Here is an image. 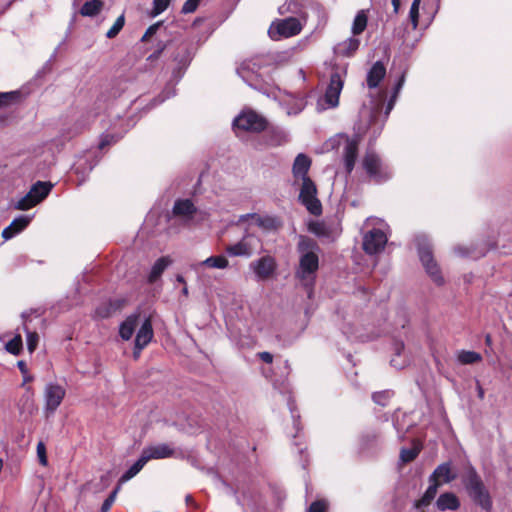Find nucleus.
<instances>
[{
	"mask_svg": "<svg viewBox=\"0 0 512 512\" xmlns=\"http://www.w3.org/2000/svg\"><path fill=\"white\" fill-rule=\"evenodd\" d=\"M297 250L300 253V259L299 266L296 270V277L307 289L308 296L311 297L316 273L319 268V246L313 239L301 236L297 245Z\"/></svg>",
	"mask_w": 512,
	"mask_h": 512,
	"instance_id": "obj_1",
	"label": "nucleus"
},
{
	"mask_svg": "<svg viewBox=\"0 0 512 512\" xmlns=\"http://www.w3.org/2000/svg\"><path fill=\"white\" fill-rule=\"evenodd\" d=\"M462 481L474 502L482 509L489 511L492 507L490 495L475 468L470 464L465 468Z\"/></svg>",
	"mask_w": 512,
	"mask_h": 512,
	"instance_id": "obj_2",
	"label": "nucleus"
},
{
	"mask_svg": "<svg viewBox=\"0 0 512 512\" xmlns=\"http://www.w3.org/2000/svg\"><path fill=\"white\" fill-rule=\"evenodd\" d=\"M420 261L431 280L438 286L445 283L440 267L433 257L430 241L425 235H418L415 239Z\"/></svg>",
	"mask_w": 512,
	"mask_h": 512,
	"instance_id": "obj_3",
	"label": "nucleus"
},
{
	"mask_svg": "<svg viewBox=\"0 0 512 512\" xmlns=\"http://www.w3.org/2000/svg\"><path fill=\"white\" fill-rule=\"evenodd\" d=\"M362 167L369 180L376 184H382L388 181L393 175V171L390 166L372 150H368L365 153L362 159Z\"/></svg>",
	"mask_w": 512,
	"mask_h": 512,
	"instance_id": "obj_4",
	"label": "nucleus"
},
{
	"mask_svg": "<svg viewBox=\"0 0 512 512\" xmlns=\"http://www.w3.org/2000/svg\"><path fill=\"white\" fill-rule=\"evenodd\" d=\"M327 146L331 148H342V159L345 170L350 174L355 166L358 156L359 139L357 137H349L344 134H338L329 139Z\"/></svg>",
	"mask_w": 512,
	"mask_h": 512,
	"instance_id": "obj_5",
	"label": "nucleus"
},
{
	"mask_svg": "<svg viewBox=\"0 0 512 512\" xmlns=\"http://www.w3.org/2000/svg\"><path fill=\"white\" fill-rule=\"evenodd\" d=\"M266 67L262 55L244 60L237 68L239 77L250 87L257 89L262 81L263 74L261 70Z\"/></svg>",
	"mask_w": 512,
	"mask_h": 512,
	"instance_id": "obj_6",
	"label": "nucleus"
},
{
	"mask_svg": "<svg viewBox=\"0 0 512 512\" xmlns=\"http://www.w3.org/2000/svg\"><path fill=\"white\" fill-rule=\"evenodd\" d=\"M344 86V80L339 72H333L330 75L329 84L325 90L324 96L317 101L316 109L318 112L336 108L339 105V98Z\"/></svg>",
	"mask_w": 512,
	"mask_h": 512,
	"instance_id": "obj_7",
	"label": "nucleus"
},
{
	"mask_svg": "<svg viewBox=\"0 0 512 512\" xmlns=\"http://www.w3.org/2000/svg\"><path fill=\"white\" fill-rule=\"evenodd\" d=\"M302 28L303 26L298 18L288 17L273 22L268 33L271 39L277 41L282 38H289L298 35Z\"/></svg>",
	"mask_w": 512,
	"mask_h": 512,
	"instance_id": "obj_8",
	"label": "nucleus"
},
{
	"mask_svg": "<svg viewBox=\"0 0 512 512\" xmlns=\"http://www.w3.org/2000/svg\"><path fill=\"white\" fill-rule=\"evenodd\" d=\"M397 99L395 96H390L385 108L384 115H381V104L376 103L371 108H364L362 111V116L366 113L368 114L369 120V128L372 130L374 135H379L383 129L384 123L387 120L390 112L393 110Z\"/></svg>",
	"mask_w": 512,
	"mask_h": 512,
	"instance_id": "obj_9",
	"label": "nucleus"
},
{
	"mask_svg": "<svg viewBox=\"0 0 512 512\" xmlns=\"http://www.w3.org/2000/svg\"><path fill=\"white\" fill-rule=\"evenodd\" d=\"M175 61L178 62V66L172 72V79L167 83L161 94L153 100L151 107H155L163 103L165 100L173 97L176 94L175 85L183 77L185 68L189 64V58L188 56L179 58V55H177L175 57Z\"/></svg>",
	"mask_w": 512,
	"mask_h": 512,
	"instance_id": "obj_10",
	"label": "nucleus"
},
{
	"mask_svg": "<svg viewBox=\"0 0 512 512\" xmlns=\"http://www.w3.org/2000/svg\"><path fill=\"white\" fill-rule=\"evenodd\" d=\"M233 127L236 130L261 132L266 129L267 121L255 111L247 110L233 120Z\"/></svg>",
	"mask_w": 512,
	"mask_h": 512,
	"instance_id": "obj_11",
	"label": "nucleus"
},
{
	"mask_svg": "<svg viewBox=\"0 0 512 512\" xmlns=\"http://www.w3.org/2000/svg\"><path fill=\"white\" fill-rule=\"evenodd\" d=\"M316 185L310 178H304L299 193V200L306 209L313 215L318 216L322 213V205L316 196Z\"/></svg>",
	"mask_w": 512,
	"mask_h": 512,
	"instance_id": "obj_12",
	"label": "nucleus"
},
{
	"mask_svg": "<svg viewBox=\"0 0 512 512\" xmlns=\"http://www.w3.org/2000/svg\"><path fill=\"white\" fill-rule=\"evenodd\" d=\"M383 225L380 221V226ZM387 241L388 237L382 227L372 228L363 236V249L367 254H378L385 248Z\"/></svg>",
	"mask_w": 512,
	"mask_h": 512,
	"instance_id": "obj_13",
	"label": "nucleus"
},
{
	"mask_svg": "<svg viewBox=\"0 0 512 512\" xmlns=\"http://www.w3.org/2000/svg\"><path fill=\"white\" fill-rule=\"evenodd\" d=\"M65 395L66 390L63 386L53 382L46 384L44 388V412L47 417L55 413Z\"/></svg>",
	"mask_w": 512,
	"mask_h": 512,
	"instance_id": "obj_14",
	"label": "nucleus"
},
{
	"mask_svg": "<svg viewBox=\"0 0 512 512\" xmlns=\"http://www.w3.org/2000/svg\"><path fill=\"white\" fill-rule=\"evenodd\" d=\"M260 244V239L252 234L246 233L237 243L228 245L225 248L226 253L231 257H246L253 255L256 247Z\"/></svg>",
	"mask_w": 512,
	"mask_h": 512,
	"instance_id": "obj_15",
	"label": "nucleus"
},
{
	"mask_svg": "<svg viewBox=\"0 0 512 512\" xmlns=\"http://www.w3.org/2000/svg\"><path fill=\"white\" fill-rule=\"evenodd\" d=\"M249 268L255 274L257 281H264L273 276L277 269V263L274 257L266 255L252 261Z\"/></svg>",
	"mask_w": 512,
	"mask_h": 512,
	"instance_id": "obj_16",
	"label": "nucleus"
},
{
	"mask_svg": "<svg viewBox=\"0 0 512 512\" xmlns=\"http://www.w3.org/2000/svg\"><path fill=\"white\" fill-rule=\"evenodd\" d=\"M280 104L285 110L286 114L291 116L297 115L304 110L306 106V100L302 94L294 95L287 93L286 97L280 101Z\"/></svg>",
	"mask_w": 512,
	"mask_h": 512,
	"instance_id": "obj_17",
	"label": "nucleus"
},
{
	"mask_svg": "<svg viewBox=\"0 0 512 512\" xmlns=\"http://www.w3.org/2000/svg\"><path fill=\"white\" fill-rule=\"evenodd\" d=\"M248 220H251L255 225L266 231L276 230L278 227V221L274 217L261 216L257 213H248L241 215L238 219V222L242 223Z\"/></svg>",
	"mask_w": 512,
	"mask_h": 512,
	"instance_id": "obj_18",
	"label": "nucleus"
},
{
	"mask_svg": "<svg viewBox=\"0 0 512 512\" xmlns=\"http://www.w3.org/2000/svg\"><path fill=\"white\" fill-rule=\"evenodd\" d=\"M94 115H92L90 112L89 113H82L81 115H79L76 119H75V122L73 124L72 127H68V128H64L61 132V136L64 140H69V139H72L73 137L79 135L80 133H82L86 127L89 125L90 123V119L93 117Z\"/></svg>",
	"mask_w": 512,
	"mask_h": 512,
	"instance_id": "obj_19",
	"label": "nucleus"
},
{
	"mask_svg": "<svg viewBox=\"0 0 512 512\" xmlns=\"http://www.w3.org/2000/svg\"><path fill=\"white\" fill-rule=\"evenodd\" d=\"M142 456L145 457L146 462L151 459H165L174 455V449L168 444L160 443L146 447L142 451Z\"/></svg>",
	"mask_w": 512,
	"mask_h": 512,
	"instance_id": "obj_20",
	"label": "nucleus"
},
{
	"mask_svg": "<svg viewBox=\"0 0 512 512\" xmlns=\"http://www.w3.org/2000/svg\"><path fill=\"white\" fill-rule=\"evenodd\" d=\"M32 216L30 215H20L16 217L9 226L3 229L2 237L5 240H9L21 233L31 222Z\"/></svg>",
	"mask_w": 512,
	"mask_h": 512,
	"instance_id": "obj_21",
	"label": "nucleus"
},
{
	"mask_svg": "<svg viewBox=\"0 0 512 512\" xmlns=\"http://www.w3.org/2000/svg\"><path fill=\"white\" fill-rule=\"evenodd\" d=\"M229 266V261L224 255H215L206 258L203 261L191 264V269L195 272L199 273L201 268H211V269H226Z\"/></svg>",
	"mask_w": 512,
	"mask_h": 512,
	"instance_id": "obj_22",
	"label": "nucleus"
},
{
	"mask_svg": "<svg viewBox=\"0 0 512 512\" xmlns=\"http://www.w3.org/2000/svg\"><path fill=\"white\" fill-rule=\"evenodd\" d=\"M97 162L98 160H95L90 154L78 158L73 165V170L80 177L79 184L85 181Z\"/></svg>",
	"mask_w": 512,
	"mask_h": 512,
	"instance_id": "obj_23",
	"label": "nucleus"
},
{
	"mask_svg": "<svg viewBox=\"0 0 512 512\" xmlns=\"http://www.w3.org/2000/svg\"><path fill=\"white\" fill-rule=\"evenodd\" d=\"M386 75V68L381 61L375 62L367 73V86L370 89L378 87Z\"/></svg>",
	"mask_w": 512,
	"mask_h": 512,
	"instance_id": "obj_24",
	"label": "nucleus"
},
{
	"mask_svg": "<svg viewBox=\"0 0 512 512\" xmlns=\"http://www.w3.org/2000/svg\"><path fill=\"white\" fill-rule=\"evenodd\" d=\"M173 214L183 219H190L197 209L190 199H178L173 206Z\"/></svg>",
	"mask_w": 512,
	"mask_h": 512,
	"instance_id": "obj_25",
	"label": "nucleus"
},
{
	"mask_svg": "<svg viewBox=\"0 0 512 512\" xmlns=\"http://www.w3.org/2000/svg\"><path fill=\"white\" fill-rule=\"evenodd\" d=\"M311 166V160L305 154H298L294 160L292 172L295 178L303 180L308 177V171Z\"/></svg>",
	"mask_w": 512,
	"mask_h": 512,
	"instance_id": "obj_26",
	"label": "nucleus"
},
{
	"mask_svg": "<svg viewBox=\"0 0 512 512\" xmlns=\"http://www.w3.org/2000/svg\"><path fill=\"white\" fill-rule=\"evenodd\" d=\"M152 338H153L152 323L149 318H146L143 321L141 327L139 328V330L136 334V338H135L136 346H138L139 348H144L150 343Z\"/></svg>",
	"mask_w": 512,
	"mask_h": 512,
	"instance_id": "obj_27",
	"label": "nucleus"
},
{
	"mask_svg": "<svg viewBox=\"0 0 512 512\" xmlns=\"http://www.w3.org/2000/svg\"><path fill=\"white\" fill-rule=\"evenodd\" d=\"M139 323V315L132 314L123 321L119 328V334L123 340H129Z\"/></svg>",
	"mask_w": 512,
	"mask_h": 512,
	"instance_id": "obj_28",
	"label": "nucleus"
},
{
	"mask_svg": "<svg viewBox=\"0 0 512 512\" xmlns=\"http://www.w3.org/2000/svg\"><path fill=\"white\" fill-rule=\"evenodd\" d=\"M436 506L441 511L457 510L460 506V502L455 494L447 492L438 497Z\"/></svg>",
	"mask_w": 512,
	"mask_h": 512,
	"instance_id": "obj_29",
	"label": "nucleus"
},
{
	"mask_svg": "<svg viewBox=\"0 0 512 512\" xmlns=\"http://www.w3.org/2000/svg\"><path fill=\"white\" fill-rule=\"evenodd\" d=\"M265 65H275V66H281L286 63H288L292 57V51L286 50V51H279L274 53H269L267 55H262Z\"/></svg>",
	"mask_w": 512,
	"mask_h": 512,
	"instance_id": "obj_30",
	"label": "nucleus"
},
{
	"mask_svg": "<svg viewBox=\"0 0 512 512\" xmlns=\"http://www.w3.org/2000/svg\"><path fill=\"white\" fill-rule=\"evenodd\" d=\"M360 40L350 37L335 47V52L344 57H351L358 50Z\"/></svg>",
	"mask_w": 512,
	"mask_h": 512,
	"instance_id": "obj_31",
	"label": "nucleus"
},
{
	"mask_svg": "<svg viewBox=\"0 0 512 512\" xmlns=\"http://www.w3.org/2000/svg\"><path fill=\"white\" fill-rule=\"evenodd\" d=\"M172 263V260L168 256L160 257L156 260V262L153 264L151 271L148 276V282L154 283L157 281L164 270Z\"/></svg>",
	"mask_w": 512,
	"mask_h": 512,
	"instance_id": "obj_32",
	"label": "nucleus"
},
{
	"mask_svg": "<svg viewBox=\"0 0 512 512\" xmlns=\"http://www.w3.org/2000/svg\"><path fill=\"white\" fill-rule=\"evenodd\" d=\"M52 188L53 184L50 182L37 181L32 185L29 192L38 204L48 196Z\"/></svg>",
	"mask_w": 512,
	"mask_h": 512,
	"instance_id": "obj_33",
	"label": "nucleus"
},
{
	"mask_svg": "<svg viewBox=\"0 0 512 512\" xmlns=\"http://www.w3.org/2000/svg\"><path fill=\"white\" fill-rule=\"evenodd\" d=\"M134 125H135V121H133L132 123L127 124V126L120 133H117V132H106V133L102 134V136L100 138V142L98 144V148L100 150H102L105 147H107V146H109V145H111L113 143H116Z\"/></svg>",
	"mask_w": 512,
	"mask_h": 512,
	"instance_id": "obj_34",
	"label": "nucleus"
},
{
	"mask_svg": "<svg viewBox=\"0 0 512 512\" xmlns=\"http://www.w3.org/2000/svg\"><path fill=\"white\" fill-rule=\"evenodd\" d=\"M437 478H442L445 483H450L456 479V474L452 473L450 463L440 464L430 476V481H435Z\"/></svg>",
	"mask_w": 512,
	"mask_h": 512,
	"instance_id": "obj_35",
	"label": "nucleus"
},
{
	"mask_svg": "<svg viewBox=\"0 0 512 512\" xmlns=\"http://www.w3.org/2000/svg\"><path fill=\"white\" fill-rule=\"evenodd\" d=\"M103 7L104 1L89 0L82 5L80 14L84 17H95L102 11Z\"/></svg>",
	"mask_w": 512,
	"mask_h": 512,
	"instance_id": "obj_36",
	"label": "nucleus"
},
{
	"mask_svg": "<svg viewBox=\"0 0 512 512\" xmlns=\"http://www.w3.org/2000/svg\"><path fill=\"white\" fill-rule=\"evenodd\" d=\"M146 463L147 462L145 460V457L141 455L139 459L120 477L117 485H120V487H122V485L125 482L129 481L134 476H136L142 470Z\"/></svg>",
	"mask_w": 512,
	"mask_h": 512,
	"instance_id": "obj_37",
	"label": "nucleus"
},
{
	"mask_svg": "<svg viewBox=\"0 0 512 512\" xmlns=\"http://www.w3.org/2000/svg\"><path fill=\"white\" fill-rule=\"evenodd\" d=\"M394 357L391 359V365L397 369H402L406 366V357L399 359L402 352L404 351V343L402 341H395L393 343Z\"/></svg>",
	"mask_w": 512,
	"mask_h": 512,
	"instance_id": "obj_38",
	"label": "nucleus"
},
{
	"mask_svg": "<svg viewBox=\"0 0 512 512\" xmlns=\"http://www.w3.org/2000/svg\"><path fill=\"white\" fill-rule=\"evenodd\" d=\"M457 360L463 365L474 364L482 360L480 353L475 351L461 350L457 354Z\"/></svg>",
	"mask_w": 512,
	"mask_h": 512,
	"instance_id": "obj_39",
	"label": "nucleus"
},
{
	"mask_svg": "<svg viewBox=\"0 0 512 512\" xmlns=\"http://www.w3.org/2000/svg\"><path fill=\"white\" fill-rule=\"evenodd\" d=\"M289 140L288 133L280 128H273L270 130L269 144L272 146H280L287 143Z\"/></svg>",
	"mask_w": 512,
	"mask_h": 512,
	"instance_id": "obj_40",
	"label": "nucleus"
},
{
	"mask_svg": "<svg viewBox=\"0 0 512 512\" xmlns=\"http://www.w3.org/2000/svg\"><path fill=\"white\" fill-rule=\"evenodd\" d=\"M367 16L363 10L359 11L357 15L354 18L353 24H352V33L353 35H359L361 34L366 26H367Z\"/></svg>",
	"mask_w": 512,
	"mask_h": 512,
	"instance_id": "obj_41",
	"label": "nucleus"
},
{
	"mask_svg": "<svg viewBox=\"0 0 512 512\" xmlns=\"http://www.w3.org/2000/svg\"><path fill=\"white\" fill-rule=\"evenodd\" d=\"M36 205L37 201L33 198L30 192L12 204L14 209L21 211H26Z\"/></svg>",
	"mask_w": 512,
	"mask_h": 512,
	"instance_id": "obj_42",
	"label": "nucleus"
},
{
	"mask_svg": "<svg viewBox=\"0 0 512 512\" xmlns=\"http://www.w3.org/2000/svg\"><path fill=\"white\" fill-rule=\"evenodd\" d=\"M118 309V305L113 302L103 303L98 306L95 310V315L98 318H108L112 313H114Z\"/></svg>",
	"mask_w": 512,
	"mask_h": 512,
	"instance_id": "obj_43",
	"label": "nucleus"
},
{
	"mask_svg": "<svg viewBox=\"0 0 512 512\" xmlns=\"http://www.w3.org/2000/svg\"><path fill=\"white\" fill-rule=\"evenodd\" d=\"M393 395L394 392L392 390H383L373 393L372 399L376 404L384 407L388 404Z\"/></svg>",
	"mask_w": 512,
	"mask_h": 512,
	"instance_id": "obj_44",
	"label": "nucleus"
},
{
	"mask_svg": "<svg viewBox=\"0 0 512 512\" xmlns=\"http://www.w3.org/2000/svg\"><path fill=\"white\" fill-rule=\"evenodd\" d=\"M172 0H153V7L149 12V16L154 18L163 13L170 5Z\"/></svg>",
	"mask_w": 512,
	"mask_h": 512,
	"instance_id": "obj_45",
	"label": "nucleus"
},
{
	"mask_svg": "<svg viewBox=\"0 0 512 512\" xmlns=\"http://www.w3.org/2000/svg\"><path fill=\"white\" fill-rule=\"evenodd\" d=\"M421 0H413L410 11H409V19L412 24V28L415 30L418 27L419 23V8H420Z\"/></svg>",
	"mask_w": 512,
	"mask_h": 512,
	"instance_id": "obj_46",
	"label": "nucleus"
},
{
	"mask_svg": "<svg viewBox=\"0 0 512 512\" xmlns=\"http://www.w3.org/2000/svg\"><path fill=\"white\" fill-rule=\"evenodd\" d=\"M378 435L374 431H369L360 437V445L363 450L368 449L370 446H372L374 443L377 442Z\"/></svg>",
	"mask_w": 512,
	"mask_h": 512,
	"instance_id": "obj_47",
	"label": "nucleus"
},
{
	"mask_svg": "<svg viewBox=\"0 0 512 512\" xmlns=\"http://www.w3.org/2000/svg\"><path fill=\"white\" fill-rule=\"evenodd\" d=\"M124 24H125V17H124V14H121L116 19V21L114 22L112 27L107 31L106 37L109 38V39H112V38L116 37L118 35V33L124 27Z\"/></svg>",
	"mask_w": 512,
	"mask_h": 512,
	"instance_id": "obj_48",
	"label": "nucleus"
},
{
	"mask_svg": "<svg viewBox=\"0 0 512 512\" xmlns=\"http://www.w3.org/2000/svg\"><path fill=\"white\" fill-rule=\"evenodd\" d=\"M121 490V487L120 485H116V487L114 488V490L110 493V495L104 500L102 506H101V509H100V512H108L111 508V506L113 505V503L115 502V499L117 497V494L119 493V491Z\"/></svg>",
	"mask_w": 512,
	"mask_h": 512,
	"instance_id": "obj_49",
	"label": "nucleus"
},
{
	"mask_svg": "<svg viewBox=\"0 0 512 512\" xmlns=\"http://www.w3.org/2000/svg\"><path fill=\"white\" fill-rule=\"evenodd\" d=\"M26 332V342L27 348L30 353L34 352L39 341V336L36 332L29 331L26 327L24 328Z\"/></svg>",
	"mask_w": 512,
	"mask_h": 512,
	"instance_id": "obj_50",
	"label": "nucleus"
},
{
	"mask_svg": "<svg viewBox=\"0 0 512 512\" xmlns=\"http://www.w3.org/2000/svg\"><path fill=\"white\" fill-rule=\"evenodd\" d=\"M22 347V338L18 334L6 344V350L14 355H17Z\"/></svg>",
	"mask_w": 512,
	"mask_h": 512,
	"instance_id": "obj_51",
	"label": "nucleus"
},
{
	"mask_svg": "<svg viewBox=\"0 0 512 512\" xmlns=\"http://www.w3.org/2000/svg\"><path fill=\"white\" fill-rule=\"evenodd\" d=\"M474 248L472 245H456L453 248V252L460 257H472Z\"/></svg>",
	"mask_w": 512,
	"mask_h": 512,
	"instance_id": "obj_52",
	"label": "nucleus"
},
{
	"mask_svg": "<svg viewBox=\"0 0 512 512\" xmlns=\"http://www.w3.org/2000/svg\"><path fill=\"white\" fill-rule=\"evenodd\" d=\"M418 452L419 451L417 449L402 448L401 452H400V459L404 463L411 462V461H413L417 457Z\"/></svg>",
	"mask_w": 512,
	"mask_h": 512,
	"instance_id": "obj_53",
	"label": "nucleus"
},
{
	"mask_svg": "<svg viewBox=\"0 0 512 512\" xmlns=\"http://www.w3.org/2000/svg\"><path fill=\"white\" fill-rule=\"evenodd\" d=\"M18 98L17 92H0V107L7 106Z\"/></svg>",
	"mask_w": 512,
	"mask_h": 512,
	"instance_id": "obj_54",
	"label": "nucleus"
},
{
	"mask_svg": "<svg viewBox=\"0 0 512 512\" xmlns=\"http://www.w3.org/2000/svg\"><path fill=\"white\" fill-rule=\"evenodd\" d=\"M288 406H289V409H290V412H291V416H292V420H293V425H294V428L296 430V433L293 435V437L296 438L298 432L301 430L300 422H299L300 416H299V414L296 413V410H295V407H294V403L291 400H289Z\"/></svg>",
	"mask_w": 512,
	"mask_h": 512,
	"instance_id": "obj_55",
	"label": "nucleus"
},
{
	"mask_svg": "<svg viewBox=\"0 0 512 512\" xmlns=\"http://www.w3.org/2000/svg\"><path fill=\"white\" fill-rule=\"evenodd\" d=\"M328 508V502L326 500H317L310 504L308 512H326Z\"/></svg>",
	"mask_w": 512,
	"mask_h": 512,
	"instance_id": "obj_56",
	"label": "nucleus"
},
{
	"mask_svg": "<svg viewBox=\"0 0 512 512\" xmlns=\"http://www.w3.org/2000/svg\"><path fill=\"white\" fill-rule=\"evenodd\" d=\"M432 500L427 499L424 495L414 501L413 508L417 510L418 512H424L425 509L431 504Z\"/></svg>",
	"mask_w": 512,
	"mask_h": 512,
	"instance_id": "obj_57",
	"label": "nucleus"
},
{
	"mask_svg": "<svg viewBox=\"0 0 512 512\" xmlns=\"http://www.w3.org/2000/svg\"><path fill=\"white\" fill-rule=\"evenodd\" d=\"M199 3L200 0H186L182 6L181 12L183 14L193 13L197 9Z\"/></svg>",
	"mask_w": 512,
	"mask_h": 512,
	"instance_id": "obj_58",
	"label": "nucleus"
},
{
	"mask_svg": "<svg viewBox=\"0 0 512 512\" xmlns=\"http://www.w3.org/2000/svg\"><path fill=\"white\" fill-rule=\"evenodd\" d=\"M163 21H159L151 25L145 32V34L142 36V41H148L157 31L160 27H162Z\"/></svg>",
	"mask_w": 512,
	"mask_h": 512,
	"instance_id": "obj_59",
	"label": "nucleus"
},
{
	"mask_svg": "<svg viewBox=\"0 0 512 512\" xmlns=\"http://www.w3.org/2000/svg\"><path fill=\"white\" fill-rule=\"evenodd\" d=\"M428 488L426 489L425 493L423 494L427 499L433 500L437 494L438 486L439 484L435 481H432Z\"/></svg>",
	"mask_w": 512,
	"mask_h": 512,
	"instance_id": "obj_60",
	"label": "nucleus"
},
{
	"mask_svg": "<svg viewBox=\"0 0 512 512\" xmlns=\"http://www.w3.org/2000/svg\"><path fill=\"white\" fill-rule=\"evenodd\" d=\"M37 455L42 465L47 464L46 448L43 442L37 444Z\"/></svg>",
	"mask_w": 512,
	"mask_h": 512,
	"instance_id": "obj_61",
	"label": "nucleus"
},
{
	"mask_svg": "<svg viewBox=\"0 0 512 512\" xmlns=\"http://www.w3.org/2000/svg\"><path fill=\"white\" fill-rule=\"evenodd\" d=\"M404 83H405V72H403L399 76V78H398V80H397V82H396V84H395V86L393 88V92H392L391 96H395V99H397L398 95H399V93H400V91H401V89H402V87L404 85Z\"/></svg>",
	"mask_w": 512,
	"mask_h": 512,
	"instance_id": "obj_62",
	"label": "nucleus"
},
{
	"mask_svg": "<svg viewBox=\"0 0 512 512\" xmlns=\"http://www.w3.org/2000/svg\"><path fill=\"white\" fill-rule=\"evenodd\" d=\"M404 83H405V72H403L399 76V78H398V80H397V82H396V84H395V86L393 88V92H392L391 96H395V99H397L398 95H399V93H400V91H401V89H402V87L404 85Z\"/></svg>",
	"mask_w": 512,
	"mask_h": 512,
	"instance_id": "obj_63",
	"label": "nucleus"
},
{
	"mask_svg": "<svg viewBox=\"0 0 512 512\" xmlns=\"http://www.w3.org/2000/svg\"><path fill=\"white\" fill-rule=\"evenodd\" d=\"M309 229L312 233L316 234L317 236H321L324 234L323 225L320 223L311 224Z\"/></svg>",
	"mask_w": 512,
	"mask_h": 512,
	"instance_id": "obj_64",
	"label": "nucleus"
}]
</instances>
